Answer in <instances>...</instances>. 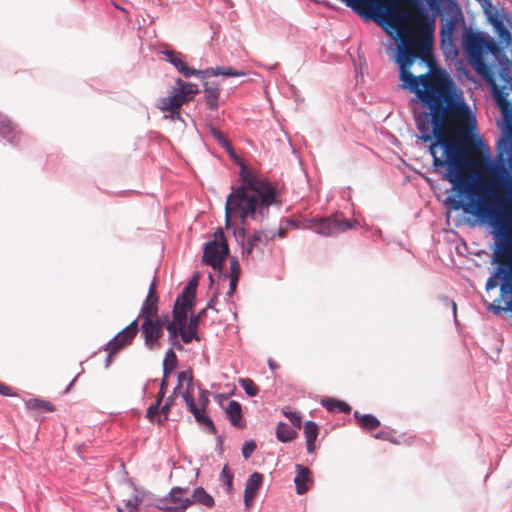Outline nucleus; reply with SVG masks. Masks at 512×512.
<instances>
[{
    "instance_id": "1",
    "label": "nucleus",
    "mask_w": 512,
    "mask_h": 512,
    "mask_svg": "<svg viewBox=\"0 0 512 512\" xmlns=\"http://www.w3.org/2000/svg\"><path fill=\"white\" fill-rule=\"evenodd\" d=\"M241 185L232 187L227 196L225 213L226 224L230 218H239L242 223L246 219L254 218L257 208H268L277 203L279 189L269 182L260 172L250 168L246 162H238Z\"/></svg>"
},
{
    "instance_id": "2",
    "label": "nucleus",
    "mask_w": 512,
    "mask_h": 512,
    "mask_svg": "<svg viewBox=\"0 0 512 512\" xmlns=\"http://www.w3.org/2000/svg\"><path fill=\"white\" fill-rule=\"evenodd\" d=\"M466 52L475 71L492 86L494 98L504 117L508 120V113L512 111V104L508 100V93L503 89H498L494 81V72L486 63L484 53H495L498 50L497 44L491 39L478 34L469 33L465 38Z\"/></svg>"
},
{
    "instance_id": "3",
    "label": "nucleus",
    "mask_w": 512,
    "mask_h": 512,
    "mask_svg": "<svg viewBox=\"0 0 512 512\" xmlns=\"http://www.w3.org/2000/svg\"><path fill=\"white\" fill-rule=\"evenodd\" d=\"M214 237V240L205 245L203 261L214 270H221L223 261L229 253V247L222 229H218Z\"/></svg>"
},
{
    "instance_id": "4",
    "label": "nucleus",
    "mask_w": 512,
    "mask_h": 512,
    "mask_svg": "<svg viewBox=\"0 0 512 512\" xmlns=\"http://www.w3.org/2000/svg\"><path fill=\"white\" fill-rule=\"evenodd\" d=\"M357 222L347 220L339 215L327 218H314L309 221V228L324 236H333L352 229Z\"/></svg>"
},
{
    "instance_id": "5",
    "label": "nucleus",
    "mask_w": 512,
    "mask_h": 512,
    "mask_svg": "<svg viewBox=\"0 0 512 512\" xmlns=\"http://www.w3.org/2000/svg\"><path fill=\"white\" fill-rule=\"evenodd\" d=\"M139 331L138 319L132 321L127 327L120 331L112 340H110L105 348L108 351L106 365L108 366L112 357L122 348L132 343Z\"/></svg>"
},
{
    "instance_id": "6",
    "label": "nucleus",
    "mask_w": 512,
    "mask_h": 512,
    "mask_svg": "<svg viewBox=\"0 0 512 512\" xmlns=\"http://www.w3.org/2000/svg\"><path fill=\"white\" fill-rule=\"evenodd\" d=\"M163 327L164 321L161 317L143 318L140 330L144 338V343L149 350H156L160 348V339L163 335Z\"/></svg>"
},
{
    "instance_id": "7",
    "label": "nucleus",
    "mask_w": 512,
    "mask_h": 512,
    "mask_svg": "<svg viewBox=\"0 0 512 512\" xmlns=\"http://www.w3.org/2000/svg\"><path fill=\"white\" fill-rule=\"evenodd\" d=\"M186 493V488L174 487L159 501L157 507L164 512H184L191 506L190 497Z\"/></svg>"
},
{
    "instance_id": "8",
    "label": "nucleus",
    "mask_w": 512,
    "mask_h": 512,
    "mask_svg": "<svg viewBox=\"0 0 512 512\" xmlns=\"http://www.w3.org/2000/svg\"><path fill=\"white\" fill-rule=\"evenodd\" d=\"M195 296L196 284H187L175 301L172 321L186 323L187 312L192 308Z\"/></svg>"
},
{
    "instance_id": "9",
    "label": "nucleus",
    "mask_w": 512,
    "mask_h": 512,
    "mask_svg": "<svg viewBox=\"0 0 512 512\" xmlns=\"http://www.w3.org/2000/svg\"><path fill=\"white\" fill-rule=\"evenodd\" d=\"M263 231H256L243 243L242 254L243 257L248 261L254 258V253L262 254L264 247L267 245L269 239Z\"/></svg>"
},
{
    "instance_id": "10",
    "label": "nucleus",
    "mask_w": 512,
    "mask_h": 512,
    "mask_svg": "<svg viewBox=\"0 0 512 512\" xmlns=\"http://www.w3.org/2000/svg\"><path fill=\"white\" fill-rule=\"evenodd\" d=\"M176 87L171 90V95L176 99L182 108V105L192 101L199 92L197 84L186 82L181 78L176 80Z\"/></svg>"
},
{
    "instance_id": "11",
    "label": "nucleus",
    "mask_w": 512,
    "mask_h": 512,
    "mask_svg": "<svg viewBox=\"0 0 512 512\" xmlns=\"http://www.w3.org/2000/svg\"><path fill=\"white\" fill-rule=\"evenodd\" d=\"M161 53L165 56V59L170 62L184 77L189 78L191 76L199 75L202 73V71L188 67L187 64L183 61V55L180 52L172 49H166Z\"/></svg>"
},
{
    "instance_id": "12",
    "label": "nucleus",
    "mask_w": 512,
    "mask_h": 512,
    "mask_svg": "<svg viewBox=\"0 0 512 512\" xmlns=\"http://www.w3.org/2000/svg\"><path fill=\"white\" fill-rule=\"evenodd\" d=\"M263 483V475L255 472L249 476L246 482L244 491V503L247 508H250L254 502V499L261 488Z\"/></svg>"
},
{
    "instance_id": "13",
    "label": "nucleus",
    "mask_w": 512,
    "mask_h": 512,
    "mask_svg": "<svg viewBox=\"0 0 512 512\" xmlns=\"http://www.w3.org/2000/svg\"><path fill=\"white\" fill-rule=\"evenodd\" d=\"M183 397L186 402L188 410L194 415L196 421L199 422L200 424H203V425L211 428V429H214L213 422L205 414L206 408L196 405L192 395L188 391H186L183 394Z\"/></svg>"
},
{
    "instance_id": "14",
    "label": "nucleus",
    "mask_w": 512,
    "mask_h": 512,
    "mask_svg": "<svg viewBox=\"0 0 512 512\" xmlns=\"http://www.w3.org/2000/svg\"><path fill=\"white\" fill-rule=\"evenodd\" d=\"M0 136L12 144L20 140V131L17 126L5 115L0 114Z\"/></svg>"
},
{
    "instance_id": "15",
    "label": "nucleus",
    "mask_w": 512,
    "mask_h": 512,
    "mask_svg": "<svg viewBox=\"0 0 512 512\" xmlns=\"http://www.w3.org/2000/svg\"><path fill=\"white\" fill-rule=\"evenodd\" d=\"M294 483L297 494L302 495L306 493L309 489V485L312 483L311 471L309 470V468L301 464H297Z\"/></svg>"
},
{
    "instance_id": "16",
    "label": "nucleus",
    "mask_w": 512,
    "mask_h": 512,
    "mask_svg": "<svg viewBox=\"0 0 512 512\" xmlns=\"http://www.w3.org/2000/svg\"><path fill=\"white\" fill-rule=\"evenodd\" d=\"M157 107L162 112L168 113V115L165 116L166 118L171 120L181 119V107L171 94L167 97L161 98L157 104Z\"/></svg>"
},
{
    "instance_id": "17",
    "label": "nucleus",
    "mask_w": 512,
    "mask_h": 512,
    "mask_svg": "<svg viewBox=\"0 0 512 512\" xmlns=\"http://www.w3.org/2000/svg\"><path fill=\"white\" fill-rule=\"evenodd\" d=\"M200 315H193L190 317L189 322L183 323L182 332H181V340L188 344L193 339L199 341L200 338L198 336L197 330L199 326Z\"/></svg>"
},
{
    "instance_id": "18",
    "label": "nucleus",
    "mask_w": 512,
    "mask_h": 512,
    "mask_svg": "<svg viewBox=\"0 0 512 512\" xmlns=\"http://www.w3.org/2000/svg\"><path fill=\"white\" fill-rule=\"evenodd\" d=\"M158 296H153L151 293H148L145 301L142 304L139 318H155L160 317L158 315Z\"/></svg>"
},
{
    "instance_id": "19",
    "label": "nucleus",
    "mask_w": 512,
    "mask_h": 512,
    "mask_svg": "<svg viewBox=\"0 0 512 512\" xmlns=\"http://www.w3.org/2000/svg\"><path fill=\"white\" fill-rule=\"evenodd\" d=\"M225 413L227 418L229 419L230 423L237 427V428H243V415H242V407L237 401H230L228 403V406L225 409Z\"/></svg>"
},
{
    "instance_id": "20",
    "label": "nucleus",
    "mask_w": 512,
    "mask_h": 512,
    "mask_svg": "<svg viewBox=\"0 0 512 512\" xmlns=\"http://www.w3.org/2000/svg\"><path fill=\"white\" fill-rule=\"evenodd\" d=\"M303 431L306 439L307 452L313 453L316 449L315 441L319 434V428L315 422L307 421L304 424Z\"/></svg>"
},
{
    "instance_id": "21",
    "label": "nucleus",
    "mask_w": 512,
    "mask_h": 512,
    "mask_svg": "<svg viewBox=\"0 0 512 512\" xmlns=\"http://www.w3.org/2000/svg\"><path fill=\"white\" fill-rule=\"evenodd\" d=\"M498 266H500L498 264ZM498 275H503L504 283L501 285V292L505 294L509 291H512V275L510 270L506 268V274L500 272V267H498V273L494 276H491L486 282V290H491L497 286L496 278Z\"/></svg>"
},
{
    "instance_id": "22",
    "label": "nucleus",
    "mask_w": 512,
    "mask_h": 512,
    "mask_svg": "<svg viewBox=\"0 0 512 512\" xmlns=\"http://www.w3.org/2000/svg\"><path fill=\"white\" fill-rule=\"evenodd\" d=\"M354 418L359 426L366 431L375 430L380 426V421L372 414H361L359 411H355Z\"/></svg>"
},
{
    "instance_id": "23",
    "label": "nucleus",
    "mask_w": 512,
    "mask_h": 512,
    "mask_svg": "<svg viewBox=\"0 0 512 512\" xmlns=\"http://www.w3.org/2000/svg\"><path fill=\"white\" fill-rule=\"evenodd\" d=\"M190 497L191 505L198 503L207 508H212L214 506L213 497L208 494L204 488L198 487L196 488Z\"/></svg>"
},
{
    "instance_id": "24",
    "label": "nucleus",
    "mask_w": 512,
    "mask_h": 512,
    "mask_svg": "<svg viewBox=\"0 0 512 512\" xmlns=\"http://www.w3.org/2000/svg\"><path fill=\"white\" fill-rule=\"evenodd\" d=\"M211 134L214 137V139L217 141V143L225 149V151L228 153V155L232 158V160H241L235 153L231 143L228 141V139L224 136V134L219 131L218 129L213 128L211 130Z\"/></svg>"
},
{
    "instance_id": "25",
    "label": "nucleus",
    "mask_w": 512,
    "mask_h": 512,
    "mask_svg": "<svg viewBox=\"0 0 512 512\" xmlns=\"http://www.w3.org/2000/svg\"><path fill=\"white\" fill-rule=\"evenodd\" d=\"M204 92L208 107L210 109H216L218 107V98L220 95L219 87L215 84L206 82L204 86Z\"/></svg>"
},
{
    "instance_id": "26",
    "label": "nucleus",
    "mask_w": 512,
    "mask_h": 512,
    "mask_svg": "<svg viewBox=\"0 0 512 512\" xmlns=\"http://www.w3.org/2000/svg\"><path fill=\"white\" fill-rule=\"evenodd\" d=\"M27 409L36 412H52L55 410L54 405L46 400L31 398L25 402Z\"/></svg>"
},
{
    "instance_id": "27",
    "label": "nucleus",
    "mask_w": 512,
    "mask_h": 512,
    "mask_svg": "<svg viewBox=\"0 0 512 512\" xmlns=\"http://www.w3.org/2000/svg\"><path fill=\"white\" fill-rule=\"evenodd\" d=\"M297 436V431L284 422H280L276 428V437L280 442H290Z\"/></svg>"
},
{
    "instance_id": "28",
    "label": "nucleus",
    "mask_w": 512,
    "mask_h": 512,
    "mask_svg": "<svg viewBox=\"0 0 512 512\" xmlns=\"http://www.w3.org/2000/svg\"><path fill=\"white\" fill-rule=\"evenodd\" d=\"M321 403L330 412L349 413L351 411V407L346 402L333 398L323 399Z\"/></svg>"
},
{
    "instance_id": "29",
    "label": "nucleus",
    "mask_w": 512,
    "mask_h": 512,
    "mask_svg": "<svg viewBox=\"0 0 512 512\" xmlns=\"http://www.w3.org/2000/svg\"><path fill=\"white\" fill-rule=\"evenodd\" d=\"M204 73H207L212 76H228V77H239L244 76L245 72L243 71H237L232 67H216V68H210L207 69Z\"/></svg>"
},
{
    "instance_id": "30",
    "label": "nucleus",
    "mask_w": 512,
    "mask_h": 512,
    "mask_svg": "<svg viewBox=\"0 0 512 512\" xmlns=\"http://www.w3.org/2000/svg\"><path fill=\"white\" fill-rule=\"evenodd\" d=\"M176 365H177V356L173 349H169L166 352L165 358L163 360V374L165 375V378H168V376L175 369Z\"/></svg>"
},
{
    "instance_id": "31",
    "label": "nucleus",
    "mask_w": 512,
    "mask_h": 512,
    "mask_svg": "<svg viewBox=\"0 0 512 512\" xmlns=\"http://www.w3.org/2000/svg\"><path fill=\"white\" fill-rule=\"evenodd\" d=\"M182 325L183 323H177L176 321L172 320L166 325V329L168 331V340L171 345L179 340V336L181 337Z\"/></svg>"
},
{
    "instance_id": "32",
    "label": "nucleus",
    "mask_w": 512,
    "mask_h": 512,
    "mask_svg": "<svg viewBox=\"0 0 512 512\" xmlns=\"http://www.w3.org/2000/svg\"><path fill=\"white\" fill-rule=\"evenodd\" d=\"M186 377V374L185 372H180L178 374V385L175 387L174 391H173V395L169 396L167 399H166V402L165 404L163 405V407L161 408V413L164 414V419L166 420L167 419V415L169 413V410L171 408V406L173 405L174 403V395L176 394L177 390L180 388L181 384H182V381L183 379Z\"/></svg>"
},
{
    "instance_id": "33",
    "label": "nucleus",
    "mask_w": 512,
    "mask_h": 512,
    "mask_svg": "<svg viewBox=\"0 0 512 512\" xmlns=\"http://www.w3.org/2000/svg\"><path fill=\"white\" fill-rule=\"evenodd\" d=\"M239 383L247 395L256 396L259 393V388L252 379L244 378Z\"/></svg>"
},
{
    "instance_id": "34",
    "label": "nucleus",
    "mask_w": 512,
    "mask_h": 512,
    "mask_svg": "<svg viewBox=\"0 0 512 512\" xmlns=\"http://www.w3.org/2000/svg\"><path fill=\"white\" fill-rule=\"evenodd\" d=\"M140 499L134 495L130 499L125 501L124 508H118V512H135L138 510Z\"/></svg>"
},
{
    "instance_id": "35",
    "label": "nucleus",
    "mask_w": 512,
    "mask_h": 512,
    "mask_svg": "<svg viewBox=\"0 0 512 512\" xmlns=\"http://www.w3.org/2000/svg\"><path fill=\"white\" fill-rule=\"evenodd\" d=\"M256 450V443L254 441H247L242 447V455L245 459H248Z\"/></svg>"
},
{
    "instance_id": "36",
    "label": "nucleus",
    "mask_w": 512,
    "mask_h": 512,
    "mask_svg": "<svg viewBox=\"0 0 512 512\" xmlns=\"http://www.w3.org/2000/svg\"><path fill=\"white\" fill-rule=\"evenodd\" d=\"M221 479L223 483L228 487V489H230L232 486L233 474L231 473L227 466H224L222 469Z\"/></svg>"
},
{
    "instance_id": "37",
    "label": "nucleus",
    "mask_w": 512,
    "mask_h": 512,
    "mask_svg": "<svg viewBox=\"0 0 512 512\" xmlns=\"http://www.w3.org/2000/svg\"><path fill=\"white\" fill-rule=\"evenodd\" d=\"M161 403H158V400L154 404L148 407L146 416L150 421H154L155 417L159 415V406Z\"/></svg>"
},
{
    "instance_id": "38",
    "label": "nucleus",
    "mask_w": 512,
    "mask_h": 512,
    "mask_svg": "<svg viewBox=\"0 0 512 512\" xmlns=\"http://www.w3.org/2000/svg\"><path fill=\"white\" fill-rule=\"evenodd\" d=\"M237 276L239 278L240 276V265L238 260L235 257H232L230 259V276Z\"/></svg>"
},
{
    "instance_id": "39",
    "label": "nucleus",
    "mask_w": 512,
    "mask_h": 512,
    "mask_svg": "<svg viewBox=\"0 0 512 512\" xmlns=\"http://www.w3.org/2000/svg\"><path fill=\"white\" fill-rule=\"evenodd\" d=\"M284 415L291 421V423L298 429L301 427V417L295 412H284Z\"/></svg>"
},
{
    "instance_id": "40",
    "label": "nucleus",
    "mask_w": 512,
    "mask_h": 512,
    "mask_svg": "<svg viewBox=\"0 0 512 512\" xmlns=\"http://www.w3.org/2000/svg\"><path fill=\"white\" fill-rule=\"evenodd\" d=\"M374 437L376 439H380V440H384V441H389V442H392V443H397V441L394 439V437L392 436V434L388 431H379L378 433H376L374 435Z\"/></svg>"
},
{
    "instance_id": "41",
    "label": "nucleus",
    "mask_w": 512,
    "mask_h": 512,
    "mask_svg": "<svg viewBox=\"0 0 512 512\" xmlns=\"http://www.w3.org/2000/svg\"><path fill=\"white\" fill-rule=\"evenodd\" d=\"M0 394L3 396H16L14 389L0 381Z\"/></svg>"
},
{
    "instance_id": "42",
    "label": "nucleus",
    "mask_w": 512,
    "mask_h": 512,
    "mask_svg": "<svg viewBox=\"0 0 512 512\" xmlns=\"http://www.w3.org/2000/svg\"><path fill=\"white\" fill-rule=\"evenodd\" d=\"M168 378H165V375L163 374V379L161 381V386H160V390H159V393H158V397H157V400H158V403H161L162 402V399L166 393V388H167V385H168Z\"/></svg>"
},
{
    "instance_id": "43",
    "label": "nucleus",
    "mask_w": 512,
    "mask_h": 512,
    "mask_svg": "<svg viewBox=\"0 0 512 512\" xmlns=\"http://www.w3.org/2000/svg\"><path fill=\"white\" fill-rule=\"evenodd\" d=\"M238 280H239V278H237V276L230 277L229 291L227 293L229 297H231L234 294L237 284H238Z\"/></svg>"
},
{
    "instance_id": "44",
    "label": "nucleus",
    "mask_w": 512,
    "mask_h": 512,
    "mask_svg": "<svg viewBox=\"0 0 512 512\" xmlns=\"http://www.w3.org/2000/svg\"><path fill=\"white\" fill-rule=\"evenodd\" d=\"M208 402H209V399H208L207 395L204 392H201L196 405L206 408Z\"/></svg>"
},
{
    "instance_id": "45",
    "label": "nucleus",
    "mask_w": 512,
    "mask_h": 512,
    "mask_svg": "<svg viewBox=\"0 0 512 512\" xmlns=\"http://www.w3.org/2000/svg\"><path fill=\"white\" fill-rule=\"evenodd\" d=\"M148 293H151L153 296H157L156 294V279L154 278L150 284Z\"/></svg>"
},
{
    "instance_id": "46",
    "label": "nucleus",
    "mask_w": 512,
    "mask_h": 512,
    "mask_svg": "<svg viewBox=\"0 0 512 512\" xmlns=\"http://www.w3.org/2000/svg\"><path fill=\"white\" fill-rule=\"evenodd\" d=\"M171 346H172V348H171V349H174V348H175V349H177V350H179V351H181V350L183 349V346H182V344H181L180 340H177V341H176L175 343H173Z\"/></svg>"
},
{
    "instance_id": "47",
    "label": "nucleus",
    "mask_w": 512,
    "mask_h": 512,
    "mask_svg": "<svg viewBox=\"0 0 512 512\" xmlns=\"http://www.w3.org/2000/svg\"><path fill=\"white\" fill-rule=\"evenodd\" d=\"M507 84H508V86H504V87H502V88H501V89H503V90H504V92H505V93H508V92L506 91V89H507V88H509V89L512 91V80H508V81H507ZM497 88H498V89H500L498 86H497Z\"/></svg>"
},
{
    "instance_id": "48",
    "label": "nucleus",
    "mask_w": 512,
    "mask_h": 512,
    "mask_svg": "<svg viewBox=\"0 0 512 512\" xmlns=\"http://www.w3.org/2000/svg\"><path fill=\"white\" fill-rule=\"evenodd\" d=\"M268 365L272 370L277 369L279 367V365L276 364L273 360H269Z\"/></svg>"
},
{
    "instance_id": "49",
    "label": "nucleus",
    "mask_w": 512,
    "mask_h": 512,
    "mask_svg": "<svg viewBox=\"0 0 512 512\" xmlns=\"http://www.w3.org/2000/svg\"><path fill=\"white\" fill-rule=\"evenodd\" d=\"M489 309L494 310L496 313L500 312L501 308L499 306L490 305Z\"/></svg>"
},
{
    "instance_id": "50",
    "label": "nucleus",
    "mask_w": 512,
    "mask_h": 512,
    "mask_svg": "<svg viewBox=\"0 0 512 512\" xmlns=\"http://www.w3.org/2000/svg\"><path fill=\"white\" fill-rule=\"evenodd\" d=\"M278 235L280 237H284L285 236V231L283 229H280Z\"/></svg>"
},
{
    "instance_id": "51",
    "label": "nucleus",
    "mask_w": 512,
    "mask_h": 512,
    "mask_svg": "<svg viewBox=\"0 0 512 512\" xmlns=\"http://www.w3.org/2000/svg\"><path fill=\"white\" fill-rule=\"evenodd\" d=\"M206 309H202L197 315H200V318L204 315Z\"/></svg>"
},
{
    "instance_id": "52",
    "label": "nucleus",
    "mask_w": 512,
    "mask_h": 512,
    "mask_svg": "<svg viewBox=\"0 0 512 512\" xmlns=\"http://www.w3.org/2000/svg\"><path fill=\"white\" fill-rule=\"evenodd\" d=\"M206 309H202L197 315H200V318L204 315Z\"/></svg>"
},
{
    "instance_id": "53",
    "label": "nucleus",
    "mask_w": 512,
    "mask_h": 512,
    "mask_svg": "<svg viewBox=\"0 0 512 512\" xmlns=\"http://www.w3.org/2000/svg\"><path fill=\"white\" fill-rule=\"evenodd\" d=\"M188 284H196L197 285V281L196 280H191Z\"/></svg>"
},
{
    "instance_id": "54",
    "label": "nucleus",
    "mask_w": 512,
    "mask_h": 512,
    "mask_svg": "<svg viewBox=\"0 0 512 512\" xmlns=\"http://www.w3.org/2000/svg\"><path fill=\"white\" fill-rule=\"evenodd\" d=\"M453 308H454V311H456V304L453 303Z\"/></svg>"
},
{
    "instance_id": "55",
    "label": "nucleus",
    "mask_w": 512,
    "mask_h": 512,
    "mask_svg": "<svg viewBox=\"0 0 512 512\" xmlns=\"http://www.w3.org/2000/svg\"><path fill=\"white\" fill-rule=\"evenodd\" d=\"M115 8L120 9V7H118V5H115ZM121 10H122V8H121ZM123 11H125V9H123Z\"/></svg>"
}]
</instances>
